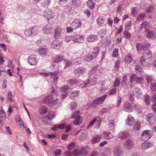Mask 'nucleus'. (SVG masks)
<instances>
[{
	"label": "nucleus",
	"instance_id": "c85d7f7f",
	"mask_svg": "<svg viewBox=\"0 0 156 156\" xmlns=\"http://www.w3.org/2000/svg\"><path fill=\"white\" fill-rule=\"evenodd\" d=\"M133 59L130 54H128L126 57L125 58V61L127 64L129 63L132 61Z\"/></svg>",
	"mask_w": 156,
	"mask_h": 156
},
{
	"label": "nucleus",
	"instance_id": "ea45409f",
	"mask_svg": "<svg viewBox=\"0 0 156 156\" xmlns=\"http://www.w3.org/2000/svg\"><path fill=\"white\" fill-rule=\"evenodd\" d=\"M128 136V134L127 132H122L119 133V136L122 138H125Z\"/></svg>",
	"mask_w": 156,
	"mask_h": 156
},
{
	"label": "nucleus",
	"instance_id": "9d476101",
	"mask_svg": "<svg viewBox=\"0 0 156 156\" xmlns=\"http://www.w3.org/2000/svg\"><path fill=\"white\" fill-rule=\"evenodd\" d=\"M44 17L48 21L50 19L54 16L53 13L50 10H47L43 13Z\"/></svg>",
	"mask_w": 156,
	"mask_h": 156
},
{
	"label": "nucleus",
	"instance_id": "b1692460",
	"mask_svg": "<svg viewBox=\"0 0 156 156\" xmlns=\"http://www.w3.org/2000/svg\"><path fill=\"white\" fill-rule=\"evenodd\" d=\"M60 42L57 40H55L52 42V45L55 49H58L60 47Z\"/></svg>",
	"mask_w": 156,
	"mask_h": 156
},
{
	"label": "nucleus",
	"instance_id": "4468645a",
	"mask_svg": "<svg viewBox=\"0 0 156 156\" xmlns=\"http://www.w3.org/2000/svg\"><path fill=\"white\" fill-rule=\"evenodd\" d=\"M43 30L44 33L46 34H49L52 33V28L50 25H45L43 27Z\"/></svg>",
	"mask_w": 156,
	"mask_h": 156
},
{
	"label": "nucleus",
	"instance_id": "3c124183",
	"mask_svg": "<svg viewBox=\"0 0 156 156\" xmlns=\"http://www.w3.org/2000/svg\"><path fill=\"white\" fill-rule=\"evenodd\" d=\"M0 116L2 118H5L6 117V114L3 109H2L0 110Z\"/></svg>",
	"mask_w": 156,
	"mask_h": 156
},
{
	"label": "nucleus",
	"instance_id": "de8ad7c7",
	"mask_svg": "<svg viewBox=\"0 0 156 156\" xmlns=\"http://www.w3.org/2000/svg\"><path fill=\"white\" fill-rule=\"evenodd\" d=\"M118 55V49L117 48H115L113 53L112 56L115 58L117 57Z\"/></svg>",
	"mask_w": 156,
	"mask_h": 156
},
{
	"label": "nucleus",
	"instance_id": "2eb2a0df",
	"mask_svg": "<svg viewBox=\"0 0 156 156\" xmlns=\"http://www.w3.org/2000/svg\"><path fill=\"white\" fill-rule=\"evenodd\" d=\"M123 110L125 112H131L133 110L132 106L129 103H126L124 105Z\"/></svg>",
	"mask_w": 156,
	"mask_h": 156
},
{
	"label": "nucleus",
	"instance_id": "c03bdc74",
	"mask_svg": "<svg viewBox=\"0 0 156 156\" xmlns=\"http://www.w3.org/2000/svg\"><path fill=\"white\" fill-rule=\"evenodd\" d=\"M120 61L119 60H117L115 65V71H117L119 66V64H120Z\"/></svg>",
	"mask_w": 156,
	"mask_h": 156
},
{
	"label": "nucleus",
	"instance_id": "79ce46f5",
	"mask_svg": "<svg viewBox=\"0 0 156 156\" xmlns=\"http://www.w3.org/2000/svg\"><path fill=\"white\" fill-rule=\"evenodd\" d=\"M131 25L132 24L131 22L128 21L127 22L125 26V29L127 30L130 29L131 28Z\"/></svg>",
	"mask_w": 156,
	"mask_h": 156
},
{
	"label": "nucleus",
	"instance_id": "5701e85b",
	"mask_svg": "<svg viewBox=\"0 0 156 156\" xmlns=\"http://www.w3.org/2000/svg\"><path fill=\"white\" fill-rule=\"evenodd\" d=\"M101 136L100 135H96L92 138V142L93 143H96L100 141Z\"/></svg>",
	"mask_w": 156,
	"mask_h": 156
},
{
	"label": "nucleus",
	"instance_id": "a18cd8bd",
	"mask_svg": "<svg viewBox=\"0 0 156 156\" xmlns=\"http://www.w3.org/2000/svg\"><path fill=\"white\" fill-rule=\"evenodd\" d=\"M150 96L148 95H146L144 96V101L147 105H149L150 103Z\"/></svg>",
	"mask_w": 156,
	"mask_h": 156
},
{
	"label": "nucleus",
	"instance_id": "e433bc0d",
	"mask_svg": "<svg viewBox=\"0 0 156 156\" xmlns=\"http://www.w3.org/2000/svg\"><path fill=\"white\" fill-rule=\"evenodd\" d=\"M77 152L78 153V155H87V152L83 148H82L81 150L78 151H77Z\"/></svg>",
	"mask_w": 156,
	"mask_h": 156
},
{
	"label": "nucleus",
	"instance_id": "13d9d810",
	"mask_svg": "<svg viewBox=\"0 0 156 156\" xmlns=\"http://www.w3.org/2000/svg\"><path fill=\"white\" fill-rule=\"evenodd\" d=\"M151 99L153 103V104L156 105V95L154 94L151 96Z\"/></svg>",
	"mask_w": 156,
	"mask_h": 156
},
{
	"label": "nucleus",
	"instance_id": "6e6d98bb",
	"mask_svg": "<svg viewBox=\"0 0 156 156\" xmlns=\"http://www.w3.org/2000/svg\"><path fill=\"white\" fill-rule=\"evenodd\" d=\"M25 34L26 36H30L31 35H32L31 34V28H29L26 30L25 32Z\"/></svg>",
	"mask_w": 156,
	"mask_h": 156
},
{
	"label": "nucleus",
	"instance_id": "052dcab7",
	"mask_svg": "<svg viewBox=\"0 0 156 156\" xmlns=\"http://www.w3.org/2000/svg\"><path fill=\"white\" fill-rule=\"evenodd\" d=\"M120 82V80L118 79H116L115 82L114 86V87H116L118 86L119 85Z\"/></svg>",
	"mask_w": 156,
	"mask_h": 156
},
{
	"label": "nucleus",
	"instance_id": "f3484780",
	"mask_svg": "<svg viewBox=\"0 0 156 156\" xmlns=\"http://www.w3.org/2000/svg\"><path fill=\"white\" fill-rule=\"evenodd\" d=\"M28 62L31 65H36L37 62L35 58L33 56H31L28 58Z\"/></svg>",
	"mask_w": 156,
	"mask_h": 156
},
{
	"label": "nucleus",
	"instance_id": "49530a36",
	"mask_svg": "<svg viewBox=\"0 0 156 156\" xmlns=\"http://www.w3.org/2000/svg\"><path fill=\"white\" fill-rule=\"evenodd\" d=\"M54 153L55 156H57L61 155L62 151L60 149H57L54 151Z\"/></svg>",
	"mask_w": 156,
	"mask_h": 156
},
{
	"label": "nucleus",
	"instance_id": "ddd939ff",
	"mask_svg": "<svg viewBox=\"0 0 156 156\" xmlns=\"http://www.w3.org/2000/svg\"><path fill=\"white\" fill-rule=\"evenodd\" d=\"M73 41L74 42L82 43L84 41V37L83 36L76 35L74 37Z\"/></svg>",
	"mask_w": 156,
	"mask_h": 156
},
{
	"label": "nucleus",
	"instance_id": "f257e3e1",
	"mask_svg": "<svg viewBox=\"0 0 156 156\" xmlns=\"http://www.w3.org/2000/svg\"><path fill=\"white\" fill-rule=\"evenodd\" d=\"M150 46L148 43L141 44L138 43L136 44V47L138 52L142 50H143L144 51L145 50L140 60L141 64H142L143 62H144L145 60L148 59L151 57V51L148 50H146L150 47Z\"/></svg>",
	"mask_w": 156,
	"mask_h": 156
},
{
	"label": "nucleus",
	"instance_id": "20e7f679",
	"mask_svg": "<svg viewBox=\"0 0 156 156\" xmlns=\"http://www.w3.org/2000/svg\"><path fill=\"white\" fill-rule=\"evenodd\" d=\"M153 132L151 130H146L144 131L142 135L141 138L144 140H148L152 135Z\"/></svg>",
	"mask_w": 156,
	"mask_h": 156
},
{
	"label": "nucleus",
	"instance_id": "bb28decb",
	"mask_svg": "<svg viewBox=\"0 0 156 156\" xmlns=\"http://www.w3.org/2000/svg\"><path fill=\"white\" fill-rule=\"evenodd\" d=\"M88 7L90 9H93L94 8L95 3L91 0H89L87 2Z\"/></svg>",
	"mask_w": 156,
	"mask_h": 156
},
{
	"label": "nucleus",
	"instance_id": "cd10ccee",
	"mask_svg": "<svg viewBox=\"0 0 156 156\" xmlns=\"http://www.w3.org/2000/svg\"><path fill=\"white\" fill-rule=\"evenodd\" d=\"M134 119L133 117L129 116L128 118V121H126V124L129 126L133 125L134 122Z\"/></svg>",
	"mask_w": 156,
	"mask_h": 156
},
{
	"label": "nucleus",
	"instance_id": "69168bd1",
	"mask_svg": "<svg viewBox=\"0 0 156 156\" xmlns=\"http://www.w3.org/2000/svg\"><path fill=\"white\" fill-rule=\"evenodd\" d=\"M127 80V76H124V77H123V78L122 80V86H123V85L125 84Z\"/></svg>",
	"mask_w": 156,
	"mask_h": 156
},
{
	"label": "nucleus",
	"instance_id": "5fc2aeb1",
	"mask_svg": "<svg viewBox=\"0 0 156 156\" xmlns=\"http://www.w3.org/2000/svg\"><path fill=\"white\" fill-rule=\"evenodd\" d=\"M135 69L136 72H141L142 71V68L139 65H136L135 67Z\"/></svg>",
	"mask_w": 156,
	"mask_h": 156
},
{
	"label": "nucleus",
	"instance_id": "473e14b6",
	"mask_svg": "<svg viewBox=\"0 0 156 156\" xmlns=\"http://www.w3.org/2000/svg\"><path fill=\"white\" fill-rule=\"evenodd\" d=\"M38 51L40 54L44 55H46L47 52V50L46 48H41L38 49Z\"/></svg>",
	"mask_w": 156,
	"mask_h": 156
},
{
	"label": "nucleus",
	"instance_id": "1a4fd4ad",
	"mask_svg": "<svg viewBox=\"0 0 156 156\" xmlns=\"http://www.w3.org/2000/svg\"><path fill=\"white\" fill-rule=\"evenodd\" d=\"M134 146V144L131 140H129L126 141L124 144V147L127 149L132 148Z\"/></svg>",
	"mask_w": 156,
	"mask_h": 156
},
{
	"label": "nucleus",
	"instance_id": "f03ea898",
	"mask_svg": "<svg viewBox=\"0 0 156 156\" xmlns=\"http://www.w3.org/2000/svg\"><path fill=\"white\" fill-rule=\"evenodd\" d=\"M54 90L52 92V94L45 97L42 100V103L46 104L49 106H52L56 105L58 102V99L54 100V96H56V94L54 93Z\"/></svg>",
	"mask_w": 156,
	"mask_h": 156
},
{
	"label": "nucleus",
	"instance_id": "dca6fc26",
	"mask_svg": "<svg viewBox=\"0 0 156 156\" xmlns=\"http://www.w3.org/2000/svg\"><path fill=\"white\" fill-rule=\"evenodd\" d=\"M7 101L10 103L13 102L14 100L13 98V95L12 92L9 91L8 92L7 95Z\"/></svg>",
	"mask_w": 156,
	"mask_h": 156
},
{
	"label": "nucleus",
	"instance_id": "4d7b16f0",
	"mask_svg": "<svg viewBox=\"0 0 156 156\" xmlns=\"http://www.w3.org/2000/svg\"><path fill=\"white\" fill-rule=\"evenodd\" d=\"M149 25L148 24L147 22V21L144 22L141 25V27L142 28H144L145 29H146V27H149Z\"/></svg>",
	"mask_w": 156,
	"mask_h": 156
},
{
	"label": "nucleus",
	"instance_id": "4be33fe9",
	"mask_svg": "<svg viewBox=\"0 0 156 156\" xmlns=\"http://www.w3.org/2000/svg\"><path fill=\"white\" fill-rule=\"evenodd\" d=\"M68 89V87L66 85L64 86L63 87L61 88V92H64V94H62L61 98L62 99H64L66 96V93L65 92Z\"/></svg>",
	"mask_w": 156,
	"mask_h": 156
},
{
	"label": "nucleus",
	"instance_id": "09e8293b",
	"mask_svg": "<svg viewBox=\"0 0 156 156\" xmlns=\"http://www.w3.org/2000/svg\"><path fill=\"white\" fill-rule=\"evenodd\" d=\"M133 129L136 130H138L140 129V122L136 123V125L133 126Z\"/></svg>",
	"mask_w": 156,
	"mask_h": 156
},
{
	"label": "nucleus",
	"instance_id": "603ef678",
	"mask_svg": "<svg viewBox=\"0 0 156 156\" xmlns=\"http://www.w3.org/2000/svg\"><path fill=\"white\" fill-rule=\"evenodd\" d=\"M75 146L74 143H72L69 144L67 147V149L69 151L71 150Z\"/></svg>",
	"mask_w": 156,
	"mask_h": 156
},
{
	"label": "nucleus",
	"instance_id": "7c9ffc66",
	"mask_svg": "<svg viewBox=\"0 0 156 156\" xmlns=\"http://www.w3.org/2000/svg\"><path fill=\"white\" fill-rule=\"evenodd\" d=\"M104 136L105 139H109L113 137V135L111 133L106 132L104 133Z\"/></svg>",
	"mask_w": 156,
	"mask_h": 156
},
{
	"label": "nucleus",
	"instance_id": "f704fd0d",
	"mask_svg": "<svg viewBox=\"0 0 156 156\" xmlns=\"http://www.w3.org/2000/svg\"><path fill=\"white\" fill-rule=\"evenodd\" d=\"M30 28L31 34L33 35H35L37 34L38 31V28L37 27H34Z\"/></svg>",
	"mask_w": 156,
	"mask_h": 156
},
{
	"label": "nucleus",
	"instance_id": "8fccbe9b",
	"mask_svg": "<svg viewBox=\"0 0 156 156\" xmlns=\"http://www.w3.org/2000/svg\"><path fill=\"white\" fill-rule=\"evenodd\" d=\"M114 120H112L109 121L108 126L110 129L112 130L114 127Z\"/></svg>",
	"mask_w": 156,
	"mask_h": 156
},
{
	"label": "nucleus",
	"instance_id": "72a5a7b5",
	"mask_svg": "<svg viewBox=\"0 0 156 156\" xmlns=\"http://www.w3.org/2000/svg\"><path fill=\"white\" fill-rule=\"evenodd\" d=\"M152 144L151 143H145L142 144V149L145 150L152 147Z\"/></svg>",
	"mask_w": 156,
	"mask_h": 156
},
{
	"label": "nucleus",
	"instance_id": "412c9836",
	"mask_svg": "<svg viewBox=\"0 0 156 156\" xmlns=\"http://www.w3.org/2000/svg\"><path fill=\"white\" fill-rule=\"evenodd\" d=\"M97 22L98 25L102 26L105 24V20L103 18L99 17L97 19Z\"/></svg>",
	"mask_w": 156,
	"mask_h": 156
},
{
	"label": "nucleus",
	"instance_id": "a878e982",
	"mask_svg": "<svg viewBox=\"0 0 156 156\" xmlns=\"http://www.w3.org/2000/svg\"><path fill=\"white\" fill-rule=\"evenodd\" d=\"M95 58L93 57V56L92 55L91 53H89L84 58L85 61L89 62L92 60L93 58Z\"/></svg>",
	"mask_w": 156,
	"mask_h": 156
},
{
	"label": "nucleus",
	"instance_id": "9b49d317",
	"mask_svg": "<svg viewBox=\"0 0 156 156\" xmlns=\"http://www.w3.org/2000/svg\"><path fill=\"white\" fill-rule=\"evenodd\" d=\"M148 121L151 123H154L156 121V115L152 114H148L147 116Z\"/></svg>",
	"mask_w": 156,
	"mask_h": 156
},
{
	"label": "nucleus",
	"instance_id": "f8f14e48",
	"mask_svg": "<svg viewBox=\"0 0 156 156\" xmlns=\"http://www.w3.org/2000/svg\"><path fill=\"white\" fill-rule=\"evenodd\" d=\"M145 35L148 39L152 38L154 37L153 32L150 29L145 30Z\"/></svg>",
	"mask_w": 156,
	"mask_h": 156
},
{
	"label": "nucleus",
	"instance_id": "774afa93",
	"mask_svg": "<svg viewBox=\"0 0 156 156\" xmlns=\"http://www.w3.org/2000/svg\"><path fill=\"white\" fill-rule=\"evenodd\" d=\"M6 83L7 81H6V80H4L3 81V83L2 84V88L3 89H4L5 88H6L7 87V85Z\"/></svg>",
	"mask_w": 156,
	"mask_h": 156
},
{
	"label": "nucleus",
	"instance_id": "c9c22d12",
	"mask_svg": "<svg viewBox=\"0 0 156 156\" xmlns=\"http://www.w3.org/2000/svg\"><path fill=\"white\" fill-rule=\"evenodd\" d=\"M63 59L62 56H61L59 55H57L56 56L55 59L53 60V61L54 62H58L61 61Z\"/></svg>",
	"mask_w": 156,
	"mask_h": 156
},
{
	"label": "nucleus",
	"instance_id": "680f3d73",
	"mask_svg": "<svg viewBox=\"0 0 156 156\" xmlns=\"http://www.w3.org/2000/svg\"><path fill=\"white\" fill-rule=\"evenodd\" d=\"M144 80L143 78L142 77H137L136 78L135 81L138 83H142Z\"/></svg>",
	"mask_w": 156,
	"mask_h": 156
},
{
	"label": "nucleus",
	"instance_id": "bf43d9fd",
	"mask_svg": "<svg viewBox=\"0 0 156 156\" xmlns=\"http://www.w3.org/2000/svg\"><path fill=\"white\" fill-rule=\"evenodd\" d=\"M116 90V89L115 88H113L111 89L109 91V94L112 95L114 94Z\"/></svg>",
	"mask_w": 156,
	"mask_h": 156
},
{
	"label": "nucleus",
	"instance_id": "0e129e2a",
	"mask_svg": "<svg viewBox=\"0 0 156 156\" xmlns=\"http://www.w3.org/2000/svg\"><path fill=\"white\" fill-rule=\"evenodd\" d=\"M107 22L108 25L111 27L113 23V21L111 18L109 17L108 18Z\"/></svg>",
	"mask_w": 156,
	"mask_h": 156
},
{
	"label": "nucleus",
	"instance_id": "864d4df0",
	"mask_svg": "<svg viewBox=\"0 0 156 156\" xmlns=\"http://www.w3.org/2000/svg\"><path fill=\"white\" fill-rule=\"evenodd\" d=\"M136 78V76L135 74H133L130 76V82L132 83L133 81L134 80H135V79Z\"/></svg>",
	"mask_w": 156,
	"mask_h": 156
},
{
	"label": "nucleus",
	"instance_id": "a211bd4d",
	"mask_svg": "<svg viewBox=\"0 0 156 156\" xmlns=\"http://www.w3.org/2000/svg\"><path fill=\"white\" fill-rule=\"evenodd\" d=\"M98 39V37L96 35H90L87 38V41L89 42H94Z\"/></svg>",
	"mask_w": 156,
	"mask_h": 156
},
{
	"label": "nucleus",
	"instance_id": "393cba45",
	"mask_svg": "<svg viewBox=\"0 0 156 156\" xmlns=\"http://www.w3.org/2000/svg\"><path fill=\"white\" fill-rule=\"evenodd\" d=\"M100 48L99 47H97L94 48L92 54L93 57L96 58L97 55H98Z\"/></svg>",
	"mask_w": 156,
	"mask_h": 156
},
{
	"label": "nucleus",
	"instance_id": "39448f33",
	"mask_svg": "<svg viewBox=\"0 0 156 156\" xmlns=\"http://www.w3.org/2000/svg\"><path fill=\"white\" fill-rule=\"evenodd\" d=\"M142 93L141 90L139 88H135L133 91V94L131 95L130 97V101H134V97L138 98L141 95Z\"/></svg>",
	"mask_w": 156,
	"mask_h": 156
},
{
	"label": "nucleus",
	"instance_id": "2f4dec72",
	"mask_svg": "<svg viewBox=\"0 0 156 156\" xmlns=\"http://www.w3.org/2000/svg\"><path fill=\"white\" fill-rule=\"evenodd\" d=\"M48 109L45 106H41L39 110V112L41 114H44L46 113L47 112Z\"/></svg>",
	"mask_w": 156,
	"mask_h": 156
},
{
	"label": "nucleus",
	"instance_id": "c756f323",
	"mask_svg": "<svg viewBox=\"0 0 156 156\" xmlns=\"http://www.w3.org/2000/svg\"><path fill=\"white\" fill-rule=\"evenodd\" d=\"M47 117L49 120H51L55 117V112L53 111H50L49 112L48 115H46Z\"/></svg>",
	"mask_w": 156,
	"mask_h": 156
},
{
	"label": "nucleus",
	"instance_id": "4c0bfd02",
	"mask_svg": "<svg viewBox=\"0 0 156 156\" xmlns=\"http://www.w3.org/2000/svg\"><path fill=\"white\" fill-rule=\"evenodd\" d=\"M138 12V9L137 8H132L131 13L133 16H135L137 14Z\"/></svg>",
	"mask_w": 156,
	"mask_h": 156
},
{
	"label": "nucleus",
	"instance_id": "58836bf2",
	"mask_svg": "<svg viewBox=\"0 0 156 156\" xmlns=\"http://www.w3.org/2000/svg\"><path fill=\"white\" fill-rule=\"evenodd\" d=\"M151 90L152 92H154L156 93V83L152 82L151 83Z\"/></svg>",
	"mask_w": 156,
	"mask_h": 156
},
{
	"label": "nucleus",
	"instance_id": "6ab92c4d",
	"mask_svg": "<svg viewBox=\"0 0 156 156\" xmlns=\"http://www.w3.org/2000/svg\"><path fill=\"white\" fill-rule=\"evenodd\" d=\"M86 71L85 69L84 68H78L74 71V73L76 75L79 76L81 74L85 73Z\"/></svg>",
	"mask_w": 156,
	"mask_h": 156
},
{
	"label": "nucleus",
	"instance_id": "aec40b11",
	"mask_svg": "<svg viewBox=\"0 0 156 156\" xmlns=\"http://www.w3.org/2000/svg\"><path fill=\"white\" fill-rule=\"evenodd\" d=\"M114 153L116 156H119L122 154V152L120 149L119 146H117L114 149Z\"/></svg>",
	"mask_w": 156,
	"mask_h": 156
},
{
	"label": "nucleus",
	"instance_id": "a19ab883",
	"mask_svg": "<svg viewBox=\"0 0 156 156\" xmlns=\"http://www.w3.org/2000/svg\"><path fill=\"white\" fill-rule=\"evenodd\" d=\"M123 34L124 37L126 38H129L131 37L130 34L126 30L124 31Z\"/></svg>",
	"mask_w": 156,
	"mask_h": 156
},
{
	"label": "nucleus",
	"instance_id": "6e6552de",
	"mask_svg": "<svg viewBox=\"0 0 156 156\" xmlns=\"http://www.w3.org/2000/svg\"><path fill=\"white\" fill-rule=\"evenodd\" d=\"M71 26L74 27V29H76L80 27L82 25V23L79 19H75L71 23Z\"/></svg>",
	"mask_w": 156,
	"mask_h": 156
},
{
	"label": "nucleus",
	"instance_id": "37998d69",
	"mask_svg": "<svg viewBox=\"0 0 156 156\" xmlns=\"http://www.w3.org/2000/svg\"><path fill=\"white\" fill-rule=\"evenodd\" d=\"M145 17V15L144 14H140L137 16V20L139 21L143 20Z\"/></svg>",
	"mask_w": 156,
	"mask_h": 156
},
{
	"label": "nucleus",
	"instance_id": "423d86ee",
	"mask_svg": "<svg viewBox=\"0 0 156 156\" xmlns=\"http://www.w3.org/2000/svg\"><path fill=\"white\" fill-rule=\"evenodd\" d=\"M63 29L60 26H57L54 30V37L56 39L59 38L62 36Z\"/></svg>",
	"mask_w": 156,
	"mask_h": 156
},
{
	"label": "nucleus",
	"instance_id": "7ed1b4c3",
	"mask_svg": "<svg viewBox=\"0 0 156 156\" xmlns=\"http://www.w3.org/2000/svg\"><path fill=\"white\" fill-rule=\"evenodd\" d=\"M79 111H76L73 112L71 117V119L75 118L73 124L76 126H79L80 125L83 121L82 118L79 115Z\"/></svg>",
	"mask_w": 156,
	"mask_h": 156
},
{
	"label": "nucleus",
	"instance_id": "e2e57ef3",
	"mask_svg": "<svg viewBox=\"0 0 156 156\" xmlns=\"http://www.w3.org/2000/svg\"><path fill=\"white\" fill-rule=\"evenodd\" d=\"M77 107V104L76 103H71V109L72 110L74 109Z\"/></svg>",
	"mask_w": 156,
	"mask_h": 156
},
{
	"label": "nucleus",
	"instance_id": "338daca9",
	"mask_svg": "<svg viewBox=\"0 0 156 156\" xmlns=\"http://www.w3.org/2000/svg\"><path fill=\"white\" fill-rule=\"evenodd\" d=\"M154 9L153 7L151 6L149 7L148 9L146 10V12H150L153 11Z\"/></svg>",
	"mask_w": 156,
	"mask_h": 156
},
{
	"label": "nucleus",
	"instance_id": "0eeeda50",
	"mask_svg": "<svg viewBox=\"0 0 156 156\" xmlns=\"http://www.w3.org/2000/svg\"><path fill=\"white\" fill-rule=\"evenodd\" d=\"M107 95H105L94 100L92 103V105L95 106L97 105L101 104L106 98Z\"/></svg>",
	"mask_w": 156,
	"mask_h": 156
}]
</instances>
